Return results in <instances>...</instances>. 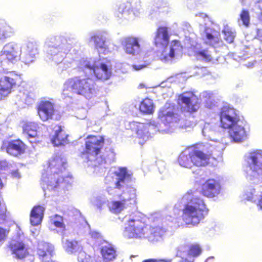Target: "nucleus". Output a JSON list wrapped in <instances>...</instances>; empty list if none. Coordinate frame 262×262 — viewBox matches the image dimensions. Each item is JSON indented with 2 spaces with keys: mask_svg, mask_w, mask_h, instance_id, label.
<instances>
[{
  "mask_svg": "<svg viewBox=\"0 0 262 262\" xmlns=\"http://www.w3.org/2000/svg\"><path fill=\"white\" fill-rule=\"evenodd\" d=\"M128 206L121 199L120 201H112L108 204V207L111 212L118 213L123 211Z\"/></svg>",
  "mask_w": 262,
  "mask_h": 262,
  "instance_id": "36",
  "label": "nucleus"
},
{
  "mask_svg": "<svg viewBox=\"0 0 262 262\" xmlns=\"http://www.w3.org/2000/svg\"><path fill=\"white\" fill-rule=\"evenodd\" d=\"M255 189H250L249 191H247L243 195V199L248 201L255 202L257 200V195L255 194Z\"/></svg>",
  "mask_w": 262,
  "mask_h": 262,
  "instance_id": "45",
  "label": "nucleus"
},
{
  "mask_svg": "<svg viewBox=\"0 0 262 262\" xmlns=\"http://www.w3.org/2000/svg\"><path fill=\"white\" fill-rule=\"evenodd\" d=\"M257 206L261 210H262V196H261L260 199L258 200Z\"/></svg>",
  "mask_w": 262,
  "mask_h": 262,
  "instance_id": "57",
  "label": "nucleus"
},
{
  "mask_svg": "<svg viewBox=\"0 0 262 262\" xmlns=\"http://www.w3.org/2000/svg\"><path fill=\"white\" fill-rule=\"evenodd\" d=\"M37 253L42 261L50 262L54 253V247L49 243L39 242L38 244Z\"/></svg>",
  "mask_w": 262,
  "mask_h": 262,
  "instance_id": "27",
  "label": "nucleus"
},
{
  "mask_svg": "<svg viewBox=\"0 0 262 262\" xmlns=\"http://www.w3.org/2000/svg\"><path fill=\"white\" fill-rule=\"evenodd\" d=\"M21 49L19 45L10 42L6 43L0 51V58L2 60L14 63L19 59Z\"/></svg>",
  "mask_w": 262,
  "mask_h": 262,
  "instance_id": "17",
  "label": "nucleus"
},
{
  "mask_svg": "<svg viewBox=\"0 0 262 262\" xmlns=\"http://www.w3.org/2000/svg\"><path fill=\"white\" fill-rule=\"evenodd\" d=\"M163 47V49L159 52L158 56L163 62L171 63L182 55L183 48L178 41L173 40L169 45L167 44Z\"/></svg>",
  "mask_w": 262,
  "mask_h": 262,
  "instance_id": "13",
  "label": "nucleus"
},
{
  "mask_svg": "<svg viewBox=\"0 0 262 262\" xmlns=\"http://www.w3.org/2000/svg\"><path fill=\"white\" fill-rule=\"evenodd\" d=\"M106 33L105 32H98L93 34L91 36L90 40L94 42L95 47L99 52L106 54L111 52L113 48L111 43L106 41Z\"/></svg>",
  "mask_w": 262,
  "mask_h": 262,
  "instance_id": "22",
  "label": "nucleus"
},
{
  "mask_svg": "<svg viewBox=\"0 0 262 262\" xmlns=\"http://www.w3.org/2000/svg\"><path fill=\"white\" fill-rule=\"evenodd\" d=\"M123 221L124 227L122 234L126 238L146 239L156 243L163 239L166 232L160 226L146 224L137 214L126 215Z\"/></svg>",
  "mask_w": 262,
  "mask_h": 262,
  "instance_id": "3",
  "label": "nucleus"
},
{
  "mask_svg": "<svg viewBox=\"0 0 262 262\" xmlns=\"http://www.w3.org/2000/svg\"><path fill=\"white\" fill-rule=\"evenodd\" d=\"M141 2L140 0H136L132 6V11L134 14L136 16H139L142 13Z\"/></svg>",
  "mask_w": 262,
  "mask_h": 262,
  "instance_id": "47",
  "label": "nucleus"
},
{
  "mask_svg": "<svg viewBox=\"0 0 262 262\" xmlns=\"http://www.w3.org/2000/svg\"><path fill=\"white\" fill-rule=\"evenodd\" d=\"M103 156L104 158H102V159L104 160L102 164H97V166L96 167H94L95 170L96 171V172L99 171V170H97V168L99 166H101V169L103 171V168L102 167V165L106 163H110L112 161H114L115 157V154L114 151V149L112 148H106L105 151L103 154Z\"/></svg>",
  "mask_w": 262,
  "mask_h": 262,
  "instance_id": "37",
  "label": "nucleus"
},
{
  "mask_svg": "<svg viewBox=\"0 0 262 262\" xmlns=\"http://www.w3.org/2000/svg\"><path fill=\"white\" fill-rule=\"evenodd\" d=\"M248 166L245 170L247 179L253 184L262 183V150L249 152L245 156Z\"/></svg>",
  "mask_w": 262,
  "mask_h": 262,
  "instance_id": "10",
  "label": "nucleus"
},
{
  "mask_svg": "<svg viewBox=\"0 0 262 262\" xmlns=\"http://www.w3.org/2000/svg\"><path fill=\"white\" fill-rule=\"evenodd\" d=\"M201 252V249L200 247L198 245H191L190 247L189 252H184L182 253L180 251H178L177 254L180 253L181 254H186V255L185 256V257L188 258L190 259V262H192V258L191 256H196L199 255Z\"/></svg>",
  "mask_w": 262,
  "mask_h": 262,
  "instance_id": "42",
  "label": "nucleus"
},
{
  "mask_svg": "<svg viewBox=\"0 0 262 262\" xmlns=\"http://www.w3.org/2000/svg\"><path fill=\"white\" fill-rule=\"evenodd\" d=\"M7 165V162L6 161H0V170L5 169Z\"/></svg>",
  "mask_w": 262,
  "mask_h": 262,
  "instance_id": "53",
  "label": "nucleus"
},
{
  "mask_svg": "<svg viewBox=\"0 0 262 262\" xmlns=\"http://www.w3.org/2000/svg\"><path fill=\"white\" fill-rule=\"evenodd\" d=\"M51 225L50 228L51 230H55L54 227L58 228L60 231L64 229V225L63 223V219L61 216L55 215L51 219Z\"/></svg>",
  "mask_w": 262,
  "mask_h": 262,
  "instance_id": "40",
  "label": "nucleus"
},
{
  "mask_svg": "<svg viewBox=\"0 0 262 262\" xmlns=\"http://www.w3.org/2000/svg\"><path fill=\"white\" fill-rule=\"evenodd\" d=\"M257 36V38L260 41H262V30H258Z\"/></svg>",
  "mask_w": 262,
  "mask_h": 262,
  "instance_id": "55",
  "label": "nucleus"
},
{
  "mask_svg": "<svg viewBox=\"0 0 262 262\" xmlns=\"http://www.w3.org/2000/svg\"><path fill=\"white\" fill-rule=\"evenodd\" d=\"M141 38L134 36H127L121 39V45L125 53L128 55L136 56L140 55L142 48L140 45Z\"/></svg>",
  "mask_w": 262,
  "mask_h": 262,
  "instance_id": "18",
  "label": "nucleus"
},
{
  "mask_svg": "<svg viewBox=\"0 0 262 262\" xmlns=\"http://www.w3.org/2000/svg\"><path fill=\"white\" fill-rule=\"evenodd\" d=\"M158 259H149L145 260L143 262H157Z\"/></svg>",
  "mask_w": 262,
  "mask_h": 262,
  "instance_id": "59",
  "label": "nucleus"
},
{
  "mask_svg": "<svg viewBox=\"0 0 262 262\" xmlns=\"http://www.w3.org/2000/svg\"><path fill=\"white\" fill-rule=\"evenodd\" d=\"M101 251L104 260L106 262L113 260L116 257V251L111 245L102 246Z\"/></svg>",
  "mask_w": 262,
  "mask_h": 262,
  "instance_id": "34",
  "label": "nucleus"
},
{
  "mask_svg": "<svg viewBox=\"0 0 262 262\" xmlns=\"http://www.w3.org/2000/svg\"><path fill=\"white\" fill-rule=\"evenodd\" d=\"M220 116L222 126L224 128H229L242 121L236 111L228 105L222 107Z\"/></svg>",
  "mask_w": 262,
  "mask_h": 262,
  "instance_id": "15",
  "label": "nucleus"
},
{
  "mask_svg": "<svg viewBox=\"0 0 262 262\" xmlns=\"http://www.w3.org/2000/svg\"><path fill=\"white\" fill-rule=\"evenodd\" d=\"M213 257H210L208 258L207 259L206 261H208L209 259L213 258Z\"/></svg>",
  "mask_w": 262,
  "mask_h": 262,
  "instance_id": "62",
  "label": "nucleus"
},
{
  "mask_svg": "<svg viewBox=\"0 0 262 262\" xmlns=\"http://www.w3.org/2000/svg\"><path fill=\"white\" fill-rule=\"evenodd\" d=\"M131 180L130 171L126 167H119L105 177L106 191L110 195L119 197L127 206L135 204L136 189L129 186Z\"/></svg>",
  "mask_w": 262,
  "mask_h": 262,
  "instance_id": "2",
  "label": "nucleus"
},
{
  "mask_svg": "<svg viewBox=\"0 0 262 262\" xmlns=\"http://www.w3.org/2000/svg\"><path fill=\"white\" fill-rule=\"evenodd\" d=\"M45 208L41 206H34L30 214V223L33 226L39 225L43 217Z\"/></svg>",
  "mask_w": 262,
  "mask_h": 262,
  "instance_id": "33",
  "label": "nucleus"
},
{
  "mask_svg": "<svg viewBox=\"0 0 262 262\" xmlns=\"http://www.w3.org/2000/svg\"><path fill=\"white\" fill-rule=\"evenodd\" d=\"M158 119L161 123L157 127L161 132L169 133L177 127H183L180 123V116L176 113L174 106L169 104L166 103L159 110Z\"/></svg>",
  "mask_w": 262,
  "mask_h": 262,
  "instance_id": "11",
  "label": "nucleus"
},
{
  "mask_svg": "<svg viewBox=\"0 0 262 262\" xmlns=\"http://www.w3.org/2000/svg\"><path fill=\"white\" fill-rule=\"evenodd\" d=\"M218 126L214 123H205L202 128V134L207 139L210 140L209 142L205 143L202 148H204L206 144H211L208 146V151H212L211 152L212 157L213 155H216L214 152H217L221 154L222 151L225 148V145L223 142L219 141V137L220 134L216 131V129Z\"/></svg>",
  "mask_w": 262,
  "mask_h": 262,
  "instance_id": "12",
  "label": "nucleus"
},
{
  "mask_svg": "<svg viewBox=\"0 0 262 262\" xmlns=\"http://www.w3.org/2000/svg\"><path fill=\"white\" fill-rule=\"evenodd\" d=\"M130 4L129 3H123L120 4L117 8V12H116V15L118 17H121V16L123 15H125L127 13V7H129Z\"/></svg>",
  "mask_w": 262,
  "mask_h": 262,
  "instance_id": "44",
  "label": "nucleus"
},
{
  "mask_svg": "<svg viewBox=\"0 0 262 262\" xmlns=\"http://www.w3.org/2000/svg\"><path fill=\"white\" fill-rule=\"evenodd\" d=\"M260 80L262 81V74L260 75Z\"/></svg>",
  "mask_w": 262,
  "mask_h": 262,
  "instance_id": "63",
  "label": "nucleus"
},
{
  "mask_svg": "<svg viewBox=\"0 0 262 262\" xmlns=\"http://www.w3.org/2000/svg\"><path fill=\"white\" fill-rule=\"evenodd\" d=\"M175 207L178 208V207H177V205H175Z\"/></svg>",
  "mask_w": 262,
  "mask_h": 262,
  "instance_id": "64",
  "label": "nucleus"
},
{
  "mask_svg": "<svg viewBox=\"0 0 262 262\" xmlns=\"http://www.w3.org/2000/svg\"><path fill=\"white\" fill-rule=\"evenodd\" d=\"M96 93V85L92 79L76 76L65 81L62 95L64 98L71 97L72 94L75 93L90 99L94 97Z\"/></svg>",
  "mask_w": 262,
  "mask_h": 262,
  "instance_id": "6",
  "label": "nucleus"
},
{
  "mask_svg": "<svg viewBox=\"0 0 262 262\" xmlns=\"http://www.w3.org/2000/svg\"><path fill=\"white\" fill-rule=\"evenodd\" d=\"M14 30L9 24L4 23L0 25V38H7L13 35Z\"/></svg>",
  "mask_w": 262,
  "mask_h": 262,
  "instance_id": "38",
  "label": "nucleus"
},
{
  "mask_svg": "<svg viewBox=\"0 0 262 262\" xmlns=\"http://www.w3.org/2000/svg\"><path fill=\"white\" fill-rule=\"evenodd\" d=\"M66 159L60 156H55L49 161L48 167L41 177V186L46 196L54 195L56 191L71 185L72 177L63 178L59 174L66 169Z\"/></svg>",
  "mask_w": 262,
  "mask_h": 262,
  "instance_id": "1",
  "label": "nucleus"
},
{
  "mask_svg": "<svg viewBox=\"0 0 262 262\" xmlns=\"http://www.w3.org/2000/svg\"><path fill=\"white\" fill-rule=\"evenodd\" d=\"M238 24H241L247 27L249 26L250 22V16L249 12L247 10H243L240 14V18L238 19Z\"/></svg>",
  "mask_w": 262,
  "mask_h": 262,
  "instance_id": "43",
  "label": "nucleus"
},
{
  "mask_svg": "<svg viewBox=\"0 0 262 262\" xmlns=\"http://www.w3.org/2000/svg\"><path fill=\"white\" fill-rule=\"evenodd\" d=\"M221 186L219 181L209 179L202 186V193L204 195L212 198L217 196L221 192Z\"/></svg>",
  "mask_w": 262,
  "mask_h": 262,
  "instance_id": "24",
  "label": "nucleus"
},
{
  "mask_svg": "<svg viewBox=\"0 0 262 262\" xmlns=\"http://www.w3.org/2000/svg\"><path fill=\"white\" fill-rule=\"evenodd\" d=\"M224 39L228 43L233 42L236 35L235 30L228 25H225L222 30Z\"/></svg>",
  "mask_w": 262,
  "mask_h": 262,
  "instance_id": "39",
  "label": "nucleus"
},
{
  "mask_svg": "<svg viewBox=\"0 0 262 262\" xmlns=\"http://www.w3.org/2000/svg\"><path fill=\"white\" fill-rule=\"evenodd\" d=\"M79 112L80 113H82L83 114V115H79V113H77V118H79V119H84L86 117V110H84V109H82L81 110H80Z\"/></svg>",
  "mask_w": 262,
  "mask_h": 262,
  "instance_id": "51",
  "label": "nucleus"
},
{
  "mask_svg": "<svg viewBox=\"0 0 262 262\" xmlns=\"http://www.w3.org/2000/svg\"><path fill=\"white\" fill-rule=\"evenodd\" d=\"M12 174L13 177L16 178H19L20 176L18 171H14L12 172Z\"/></svg>",
  "mask_w": 262,
  "mask_h": 262,
  "instance_id": "56",
  "label": "nucleus"
},
{
  "mask_svg": "<svg viewBox=\"0 0 262 262\" xmlns=\"http://www.w3.org/2000/svg\"><path fill=\"white\" fill-rule=\"evenodd\" d=\"M210 145H211L210 144ZM209 144H206L204 148L199 149L191 147L183 150L178 158L179 165L183 167L190 168L193 166H205L209 163L212 157V151H208Z\"/></svg>",
  "mask_w": 262,
  "mask_h": 262,
  "instance_id": "7",
  "label": "nucleus"
},
{
  "mask_svg": "<svg viewBox=\"0 0 262 262\" xmlns=\"http://www.w3.org/2000/svg\"><path fill=\"white\" fill-rule=\"evenodd\" d=\"M196 16L203 19H208L207 15L203 13H199V14H196Z\"/></svg>",
  "mask_w": 262,
  "mask_h": 262,
  "instance_id": "54",
  "label": "nucleus"
},
{
  "mask_svg": "<svg viewBox=\"0 0 262 262\" xmlns=\"http://www.w3.org/2000/svg\"><path fill=\"white\" fill-rule=\"evenodd\" d=\"M28 258L29 260V262H33L34 260V257L31 255H28Z\"/></svg>",
  "mask_w": 262,
  "mask_h": 262,
  "instance_id": "60",
  "label": "nucleus"
},
{
  "mask_svg": "<svg viewBox=\"0 0 262 262\" xmlns=\"http://www.w3.org/2000/svg\"><path fill=\"white\" fill-rule=\"evenodd\" d=\"M25 239L24 235L19 231L18 233V236L11 242L10 244L13 253L17 258L21 259L28 256V250L24 243Z\"/></svg>",
  "mask_w": 262,
  "mask_h": 262,
  "instance_id": "21",
  "label": "nucleus"
},
{
  "mask_svg": "<svg viewBox=\"0 0 262 262\" xmlns=\"http://www.w3.org/2000/svg\"><path fill=\"white\" fill-rule=\"evenodd\" d=\"M256 6L258 7L260 10H262V0H260L256 4Z\"/></svg>",
  "mask_w": 262,
  "mask_h": 262,
  "instance_id": "58",
  "label": "nucleus"
},
{
  "mask_svg": "<svg viewBox=\"0 0 262 262\" xmlns=\"http://www.w3.org/2000/svg\"><path fill=\"white\" fill-rule=\"evenodd\" d=\"M211 52L209 50H196L194 51V55L199 60L209 61L212 59Z\"/></svg>",
  "mask_w": 262,
  "mask_h": 262,
  "instance_id": "41",
  "label": "nucleus"
},
{
  "mask_svg": "<svg viewBox=\"0 0 262 262\" xmlns=\"http://www.w3.org/2000/svg\"><path fill=\"white\" fill-rule=\"evenodd\" d=\"M140 111L145 114H152L154 112L155 106L152 100L149 98L144 99L140 103Z\"/></svg>",
  "mask_w": 262,
  "mask_h": 262,
  "instance_id": "35",
  "label": "nucleus"
},
{
  "mask_svg": "<svg viewBox=\"0 0 262 262\" xmlns=\"http://www.w3.org/2000/svg\"><path fill=\"white\" fill-rule=\"evenodd\" d=\"M26 62H32L38 54V45L35 42L30 41L26 44L24 52Z\"/></svg>",
  "mask_w": 262,
  "mask_h": 262,
  "instance_id": "32",
  "label": "nucleus"
},
{
  "mask_svg": "<svg viewBox=\"0 0 262 262\" xmlns=\"http://www.w3.org/2000/svg\"><path fill=\"white\" fill-rule=\"evenodd\" d=\"M179 104L183 111L187 112H194L200 107L198 98L191 92L181 95L179 98Z\"/></svg>",
  "mask_w": 262,
  "mask_h": 262,
  "instance_id": "19",
  "label": "nucleus"
},
{
  "mask_svg": "<svg viewBox=\"0 0 262 262\" xmlns=\"http://www.w3.org/2000/svg\"><path fill=\"white\" fill-rule=\"evenodd\" d=\"M21 81L20 75L14 72L0 76V95L4 97L8 96Z\"/></svg>",
  "mask_w": 262,
  "mask_h": 262,
  "instance_id": "14",
  "label": "nucleus"
},
{
  "mask_svg": "<svg viewBox=\"0 0 262 262\" xmlns=\"http://www.w3.org/2000/svg\"><path fill=\"white\" fill-rule=\"evenodd\" d=\"M146 66L145 64H136L133 65V68L136 71L140 70L144 68H145Z\"/></svg>",
  "mask_w": 262,
  "mask_h": 262,
  "instance_id": "52",
  "label": "nucleus"
},
{
  "mask_svg": "<svg viewBox=\"0 0 262 262\" xmlns=\"http://www.w3.org/2000/svg\"><path fill=\"white\" fill-rule=\"evenodd\" d=\"M130 128L136 133L138 143L142 145L149 138L147 125L133 121L129 124Z\"/></svg>",
  "mask_w": 262,
  "mask_h": 262,
  "instance_id": "26",
  "label": "nucleus"
},
{
  "mask_svg": "<svg viewBox=\"0 0 262 262\" xmlns=\"http://www.w3.org/2000/svg\"><path fill=\"white\" fill-rule=\"evenodd\" d=\"M228 129L229 136L234 142L241 143L248 139L249 129L243 121Z\"/></svg>",
  "mask_w": 262,
  "mask_h": 262,
  "instance_id": "20",
  "label": "nucleus"
},
{
  "mask_svg": "<svg viewBox=\"0 0 262 262\" xmlns=\"http://www.w3.org/2000/svg\"><path fill=\"white\" fill-rule=\"evenodd\" d=\"M78 67L85 73L93 75L101 81L109 79L113 74L112 64L108 60L82 58L78 62Z\"/></svg>",
  "mask_w": 262,
  "mask_h": 262,
  "instance_id": "8",
  "label": "nucleus"
},
{
  "mask_svg": "<svg viewBox=\"0 0 262 262\" xmlns=\"http://www.w3.org/2000/svg\"><path fill=\"white\" fill-rule=\"evenodd\" d=\"M89 234L91 237L95 240H98L101 238V233L94 230H91Z\"/></svg>",
  "mask_w": 262,
  "mask_h": 262,
  "instance_id": "48",
  "label": "nucleus"
},
{
  "mask_svg": "<svg viewBox=\"0 0 262 262\" xmlns=\"http://www.w3.org/2000/svg\"><path fill=\"white\" fill-rule=\"evenodd\" d=\"M55 113L54 103L49 101H41L37 107V113L40 119L46 121L52 118Z\"/></svg>",
  "mask_w": 262,
  "mask_h": 262,
  "instance_id": "25",
  "label": "nucleus"
},
{
  "mask_svg": "<svg viewBox=\"0 0 262 262\" xmlns=\"http://www.w3.org/2000/svg\"><path fill=\"white\" fill-rule=\"evenodd\" d=\"M7 230L4 228H0V243H3L5 241L7 236Z\"/></svg>",
  "mask_w": 262,
  "mask_h": 262,
  "instance_id": "49",
  "label": "nucleus"
},
{
  "mask_svg": "<svg viewBox=\"0 0 262 262\" xmlns=\"http://www.w3.org/2000/svg\"><path fill=\"white\" fill-rule=\"evenodd\" d=\"M203 97L206 98L208 99H211L213 97V94L212 92L206 91L203 93Z\"/></svg>",
  "mask_w": 262,
  "mask_h": 262,
  "instance_id": "50",
  "label": "nucleus"
},
{
  "mask_svg": "<svg viewBox=\"0 0 262 262\" xmlns=\"http://www.w3.org/2000/svg\"><path fill=\"white\" fill-rule=\"evenodd\" d=\"M186 254H181L180 253L177 254V262H190V259H188L185 256ZM157 262H171L170 259H158Z\"/></svg>",
  "mask_w": 262,
  "mask_h": 262,
  "instance_id": "46",
  "label": "nucleus"
},
{
  "mask_svg": "<svg viewBox=\"0 0 262 262\" xmlns=\"http://www.w3.org/2000/svg\"><path fill=\"white\" fill-rule=\"evenodd\" d=\"M243 5L247 4V0H240Z\"/></svg>",
  "mask_w": 262,
  "mask_h": 262,
  "instance_id": "61",
  "label": "nucleus"
},
{
  "mask_svg": "<svg viewBox=\"0 0 262 262\" xmlns=\"http://www.w3.org/2000/svg\"><path fill=\"white\" fill-rule=\"evenodd\" d=\"M104 139L100 136H90L85 141V152L82 158L88 167H96L97 164H102L104 160L100 155V150L103 146Z\"/></svg>",
  "mask_w": 262,
  "mask_h": 262,
  "instance_id": "9",
  "label": "nucleus"
},
{
  "mask_svg": "<svg viewBox=\"0 0 262 262\" xmlns=\"http://www.w3.org/2000/svg\"><path fill=\"white\" fill-rule=\"evenodd\" d=\"M63 247L69 254L79 252L78 255V262H95L93 259L82 251L80 243L75 240L66 239L62 241Z\"/></svg>",
  "mask_w": 262,
  "mask_h": 262,
  "instance_id": "16",
  "label": "nucleus"
},
{
  "mask_svg": "<svg viewBox=\"0 0 262 262\" xmlns=\"http://www.w3.org/2000/svg\"><path fill=\"white\" fill-rule=\"evenodd\" d=\"M23 134L31 143H35L37 139L38 125L34 122H24L22 125Z\"/></svg>",
  "mask_w": 262,
  "mask_h": 262,
  "instance_id": "29",
  "label": "nucleus"
},
{
  "mask_svg": "<svg viewBox=\"0 0 262 262\" xmlns=\"http://www.w3.org/2000/svg\"><path fill=\"white\" fill-rule=\"evenodd\" d=\"M182 202L184 204L182 217L186 225H197L207 213V209L203 199L192 192L186 193Z\"/></svg>",
  "mask_w": 262,
  "mask_h": 262,
  "instance_id": "5",
  "label": "nucleus"
},
{
  "mask_svg": "<svg viewBox=\"0 0 262 262\" xmlns=\"http://www.w3.org/2000/svg\"><path fill=\"white\" fill-rule=\"evenodd\" d=\"M200 32L203 40L206 44L214 46L219 41L218 33L209 27L201 26Z\"/></svg>",
  "mask_w": 262,
  "mask_h": 262,
  "instance_id": "28",
  "label": "nucleus"
},
{
  "mask_svg": "<svg viewBox=\"0 0 262 262\" xmlns=\"http://www.w3.org/2000/svg\"><path fill=\"white\" fill-rule=\"evenodd\" d=\"M54 134L51 138V142L55 146L64 145L68 143V135L60 126L54 127Z\"/></svg>",
  "mask_w": 262,
  "mask_h": 262,
  "instance_id": "30",
  "label": "nucleus"
},
{
  "mask_svg": "<svg viewBox=\"0 0 262 262\" xmlns=\"http://www.w3.org/2000/svg\"><path fill=\"white\" fill-rule=\"evenodd\" d=\"M46 60L51 63L59 65L57 69L59 73L69 68H74L76 64L78 67V62L80 60L75 61L66 59L63 63L66 55L71 51L72 45L68 42V40L62 36H50L45 41Z\"/></svg>",
  "mask_w": 262,
  "mask_h": 262,
  "instance_id": "4",
  "label": "nucleus"
},
{
  "mask_svg": "<svg viewBox=\"0 0 262 262\" xmlns=\"http://www.w3.org/2000/svg\"><path fill=\"white\" fill-rule=\"evenodd\" d=\"M169 36L167 28L162 27L158 28L154 38L155 43L157 47H164L169 42Z\"/></svg>",
  "mask_w": 262,
  "mask_h": 262,
  "instance_id": "31",
  "label": "nucleus"
},
{
  "mask_svg": "<svg viewBox=\"0 0 262 262\" xmlns=\"http://www.w3.org/2000/svg\"><path fill=\"white\" fill-rule=\"evenodd\" d=\"M1 149L2 150H6L9 155L16 157L24 152L25 145L20 140H16L4 142Z\"/></svg>",
  "mask_w": 262,
  "mask_h": 262,
  "instance_id": "23",
  "label": "nucleus"
}]
</instances>
